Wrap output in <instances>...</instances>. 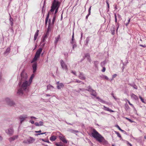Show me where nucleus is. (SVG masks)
Wrapping results in <instances>:
<instances>
[{
	"label": "nucleus",
	"instance_id": "2",
	"mask_svg": "<svg viewBox=\"0 0 146 146\" xmlns=\"http://www.w3.org/2000/svg\"><path fill=\"white\" fill-rule=\"evenodd\" d=\"M91 135L100 142L103 141L104 138L94 129H93L91 133Z\"/></svg>",
	"mask_w": 146,
	"mask_h": 146
},
{
	"label": "nucleus",
	"instance_id": "49",
	"mask_svg": "<svg viewBox=\"0 0 146 146\" xmlns=\"http://www.w3.org/2000/svg\"><path fill=\"white\" fill-rule=\"evenodd\" d=\"M51 87L53 88V86L50 85H48L47 86L48 89H50Z\"/></svg>",
	"mask_w": 146,
	"mask_h": 146
},
{
	"label": "nucleus",
	"instance_id": "46",
	"mask_svg": "<svg viewBox=\"0 0 146 146\" xmlns=\"http://www.w3.org/2000/svg\"><path fill=\"white\" fill-rule=\"evenodd\" d=\"M71 73H73L76 76H77V75H76V72L75 71H74L72 70L71 71Z\"/></svg>",
	"mask_w": 146,
	"mask_h": 146
},
{
	"label": "nucleus",
	"instance_id": "20",
	"mask_svg": "<svg viewBox=\"0 0 146 146\" xmlns=\"http://www.w3.org/2000/svg\"><path fill=\"white\" fill-rule=\"evenodd\" d=\"M49 12H48L47 15V16L46 17L45 21V24L46 26V25L47 24L48 19V18L49 17Z\"/></svg>",
	"mask_w": 146,
	"mask_h": 146
},
{
	"label": "nucleus",
	"instance_id": "4",
	"mask_svg": "<svg viewBox=\"0 0 146 146\" xmlns=\"http://www.w3.org/2000/svg\"><path fill=\"white\" fill-rule=\"evenodd\" d=\"M42 50V49L41 48H39L36 51L35 54V55L34 58L31 62V63L34 62L36 61L37 60L38 58L39 57L40 54L41 53Z\"/></svg>",
	"mask_w": 146,
	"mask_h": 146
},
{
	"label": "nucleus",
	"instance_id": "26",
	"mask_svg": "<svg viewBox=\"0 0 146 146\" xmlns=\"http://www.w3.org/2000/svg\"><path fill=\"white\" fill-rule=\"evenodd\" d=\"M125 108L127 111L130 108L129 106L127 103L125 104Z\"/></svg>",
	"mask_w": 146,
	"mask_h": 146
},
{
	"label": "nucleus",
	"instance_id": "11",
	"mask_svg": "<svg viewBox=\"0 0 146 146\" xmlns=\"http://www.w3.org/2000/svg\"><path fill=\"white\" fill-rule=\"evenodd\" d=\"M59 137L60 139L64 143H67V141L64 138V136H59Z\"/></svg>",
	"mask_w": 146,
	"mask_h": 146
},
{
	"label": "nucleus",
	"instance_id": "59",
	"mask_svg": "<svg viewBox=\"0 0 146 146\" xmlns=\"http://www.w3.org/2000/svg\"><path fill=\"white\" fill-rule=\"evenodd\" d=\"M117 75V74H114L112 76L113 78H115L116 76Z\"/></svg>",
	"mask_w": 146,
	"mask_h": 146
},
{
	"label": "nucleus",
	"instance_id": "51",
	"mask_svg": "<svg viewBox=\"0 0 146 146\" xmlns=\"http://www.w3.org/2000/svg\"><path fill=\"white\" fill-rule=\"evenodd\" d=\"M105 70H106V68L105 67H103V69L102 70V72H104L105 71Z\"/></svg>",
	"mask_w": 146,
	"mask_h": 146
},
{
	"label": "nucleus",
	"instance_id": "9",
	"mask_svg": "<svg viewBox=\"0 0 146 146\" xmlns=\"http://www.w3.org/2000/svg\"><path fill=\"white\" fill-rule=\"evenodd\" d=\"M27 118V115H23L20 116L19 117V118L20 120V123L21 124L23 121Z\"/></svg>",
	"mask_w": 146,
	"mask_h": 146
},
{
	"label": "nucleus",
	"instance_id": "7",
	"mask_svg": "<svg viewBox=\"0 0 146 146\" xmlns=\"http://www.w3.org/2000/svg\"><path fill=\"white\" fill-rule=\"evenodd\" d=\"M5 101L7 104L10 106H14L15 105V102L9 98H7Z\"/></svg>",
	"mask_w": 146,
	"mask_h": 146
},
{
	"label": "nucleus",
	"instance_id": "32",
	"mask_svg": "<svg viewBox=\"0 0 146 146\" xmlns=\"http://www.w3.org/2000/svg\"><path fill=\"white\" fill-rule=\"evenodd\" d=\"M85 56L86 58H87V59L89 60L90 61V56L89 54L88 53H87L85 54Z\"/></svg>",
	"mask_w": 146,
	"mask_h": 146
},
{
	"label": "nucleus",
	"instance_id": "33",
	"mask_svg": "<svg viewBox=\"0 0 146 146\" xmlns=\"http://www.w3.org/2000/svg\"><path fill=\"white\" fill-rule=\"evenodd\" d=\"M55 145L57 146H63V145L62 144L61 142L60 143H56Z\"/></svg>",
	"mask_w": 146,
	"mask_h": 146
},
{
	"label": "nucleus",
	"instance_id": "45",
	"mask_svg": "<svg viewBox=\"0 0 146 146\" xmlns=\"http://www.w3.org/2000/svg\"><path fill=\"white\" fill-rule=\"evenodd\" d=\"M115 21L116 23L117 22V16L116 13H114Z\"/></svg>",
	"mask_w": 146,
	"mask_h": 146
},
{
	"label": "nucleus",
	"instance_id": "57",
	"mask_svg": "<svg viewBox=\"0 0 146 146\" xmlns=\"http://www.w3.org/2000/svg\"><path fill=\"white\" fill-rule=\"evenodd\" d=\"M139 46H140L143 47L144 48H145L146 46L145 45H142V44H140L139 45Z\"/></svg>",
	"mask_w": 146,
	"mask_h": 146
},
{
	"label": "nucleus",
	"instance_id": "47",
	"mask_svg": "<svg viewBox=\"0 0 146 146\" xmlns=\"http://www.w3.org/2000/svg\"><path fill=\"white\" fill-rule=\"evenodd\" d=\"M100 102H102V103H106V102L105 101H104V100H102V99L100 100Z\"/></svg>",
	"mask_w": 146,
	"mask_h": 146
},
{
	"label": "nucleus",
	"instance_id": "24",
	"mask_svg": "<svg viewBox=\"0 0 146 146\" xmlns=\"http://www.w3.org/2000/svg\"><path fill=\"white\" fill-rule=\"evenodd\" d=\"M10 47L8 48L4 52V54H7L8 53H9L10 51Z\"/></svg>",
	"mask_w": 146,
	"mask_h": 146
},
{
	"label": "nucleus",
	"instance_id": "39",
	"mask_svg": "<svg viewBox=\"0 0 146 146\" xmlns=\"http://www.w3.org/2000/svg\"><path fill=\"white\" fill-rule=\"evenodd\" d=\"M75 82H76L78 83H81L82 84H84V82H82V81H80L79 80H76L75 81Z\"/></svg>",
	"mask_w": 146,
	"mask_h": 146
},
{
	"label": "nucleus",
	"instance_id": "6",
	"mask_svg": "<svg viewBox=\"0 0 146 146\" xmlns=\"http://www.w3.org/2000/svg\"><path fill=\"white\" fill-rule=\"evenodd\" d=\"M5 133L10 136L12 135L14 133V129L12 127L9 128L5 130Z\"/></svg>",
	"mask_w": 146,
	"mask_h": 146
},
{
	"label": "nucleus",
	"instance_id": "54",
	"mask_svg": "<svg viewBox=\"0 0 146 146\" xmlns=\"http://www.w3.org/2000/svg\"><path fill=\"white\" fill-rule=\"evenodd\" d=\"M85 89H85L84 88H82V89L80 88L79 89L80 91H79V92H80V91H82L83 92L84 91H85V90H86Z\"/></svg>",
	"mask_w": 146,
	"mask_h": 146
},
{
	"label": "nucleus",
	"instance_id": "63",
	"mask_svg": "<svg viewBox=\"0 0 146 146\" xmlns=\"http://www.w3.org/2000/svg\"><path fill=\"white\" fill-rule=\"evenodd\" d=\"M2 139L3 138L1 136H0V141H2Z\"/></svg>",
	"mask_w": 146,
	"mask_h": 146
},
{
	"label": "nucleus",
	"instance_id": "29",
	"mask_svg": "<svg viewBox=\"0 0 146 146\" xmlns=\"http://www.w3.org/2000/svg\"><path fill=\"white\" fill-rule=\"evenodd\" d=\"M90 41L89 37H87L86 40V42L85 44L86 45H87L89 42Z\"/></svg>",
	"mask_w": 146,
	"mask_h": 146
},
{
	"label": "nucleus",
	"instance_id": "28",
	"mask_svg": "<svg viewBox=\"0 0 146 146\" xmlns=\"http://www.w3.org/2000/svg\"><path fill=\"white\" fill-rule=\"evenodd\" d=\"M131 97L135 100H137L138 99L137 97L133 94H131Z\"/></svg>",
	"mask_w": 146,
	"mask_h": 146
},
{
	"label": "nucleus",
	"instance_id": "64",
	"mask_svg": "<svg viewBox=\"0 0 146 146\" xmlns=\"http://www.w3.org/2000/svg\"><path fill=\"white\" fill-rule=\"evenodd\" d=\"M128 121H129V122H131V123L133 122V121H132L131 119H129V120H128Z\"/></svg>",
	"mask_w": 146,
	"mask_h": 146
},
{
	"label": "nucleus",
	"instance_id": "17",
	"mask_svg": "<svg viewBox=\"0 0 146 146\" xmlns=\"http://www.w3.org/2000/svg\"><path fill=\"white\" fill-rule=\"evenodd\" d=\"M39 32V30H37L35 34V35H34V40H35L37 38V37L38 35Z\"/></svg>",
	"mask_w": 146,
	"mask_h": 146
},
{
	"label": "nucleus",
	"instance_id": "22",
	"mask_svg": "<svg viewBox=\"0 0 146 146\" xmlns=\"http://www.w3.org/2000/svg\"><path fill=\"white\" fill-rule=\"evenodd\" d=\"M115 126L117 127L119 130H120L121 131H122V132H123V133H124V134H125L126 133V132L124 130H122L120 127H119V126L118 125H115Z\"/></svg>",
	"mask_w": 146,
	"mask_h": 146
},
{
	"label": "nucleus",
	"instance_id": "27",
	"mask_svg": "<svg viewBox=\"0 0 146 146\" xmlns=\"http://www.w3.org/2000/svg\"><path fill=\"white\" fill-rule=\"evenodd\" d=\"M69 131L70 132L73 133H76L78 132V131L77 130H74L72 129H69Z\"/></svg>",
	"mask_w": 146,
	"mask_h": 146
},
{
	"label": "nucleus",
	"instance_id": "19",
	"mask_svg": "<svg viewBox=\"0 0 146 146\" xmlns=\"http://www.w3.org/2000/svg\"><path fill=\"white\" fill-rule=\"evenodd\" d=\"M90 94L91 95L95 97H96L97 95L96 93V92L93 90L92 92H90Z\"/></svg>",
	"mask_w": 146,
	"mask_h": 146
},
{
	"label": "nucleus",
	"instance_id": "55",
	"mask_svg": "<svg viewBox=\"0 0 146 146\" xmlns=\"http://www.w3.org/2000/svg\"><path fill=\"white\" fill-rule=\"evenodd\" d=\"M46 38H45L44 36H43V39L42 40V42H44V41H45V39H46Z\"/></svg>",
	"mask_w": 146,
	"mask_h": 146
},
{
	"label": "nucleus",
	"instance_id": "15",
	"mask_svg": "<svg viewBox=\"0 0 146 146\" xmlns=\"http://www.w3.org/2000/svg\"><path fill=\"white\" fill-rule=\"evenodd\" d=\"M35 139L33 138L30 137V139L27 140V141L29 143H32L35 141Z\"/></svg>",
	"mask_w": 146,
	"mask_h": 146
},
{
	"label": "nucleus",
	"instance_id": "38",
	"mask_svg": "<svg viewBox=\"0 0 146 146\" xmlns=\"http://www.w3.org/2000/svg\"><path fill=\"white\" fill-rule=\"evenodd\" d=\"M127 102H128V103H129V105L130 106H132V107L133 108H134V109H135L134 107L133 106V105L132 104H131L130 102L128 100H127Z\"/></svg>",
	"mask_w": 146,
	"mask_h": 146
},
{
	"label": "nucleus",
	"instance_id": "12",
	"mask_svg": "<svg viewBox=\"0 0 146 146\" xmlns=\"http://www.w3.org/2000/svg\"><path fill=\"white\" fill-rule=\"evenodd\" d=\"M37 63L36 62H34L32 65V67L33 69V72L35 73L36 70Z\"/></svg>",
	"mask_w": 146,
	"mask_h": 146
},
{
	"label": "nucleus",
	"instance_id": "40",
	"mask_svg": "<svg viewBox=\"0 0 146 146\" xmlns=\"http://www.w3.org/2000/svg\"><path fill=\"white\" fill-rule=\"evenodd\" d=\"M139 98L140 99V100H141V101L143 103H146L144 102V99L142 98L141 97V96H139Z\"/></svg>",
	"mask_w": 146,
	"mask_h": 146
},
{
	"label": "nucleus",
	"instance_id": "14",
	"mask_svg": "<svg viewBox=\"0 0 146 146\" xmlns=\"http://www.w3.org/2000/svg\"><path fill=\"white\" fill-rule=\"evenodd\" d=\"M70 43L72 44H73L74 43H76L75 40L74 39V32L73 33V34L72 36V39L70 41Z\"/></svg>",
	"mask_w": 146,
	"mask_h": 146
},
{
	"label": "nucleus",
	"instance_id": "5",
	"mask_svg": "<svg viewBox=\"0 0 146 146\" xmlns=\"http://www.w3.org/2000/svg\"><path fill=\"white\" fill-rule=\"evenodd\" d=\"M48 24L47 31L46 34L44 36L46 38H47L48 36V35L49 34V32L51 30V28L52 27V24H51V20L50 19L48 20Z\"/></svg>",
	"mask_w": 146,
	"mask_h": 146
},
{
	"label": "nucleus",
	"instance_id": "37",
	"mask_svg": "<svg viewBox=\"0 0 146 146\" xmlns=\"http://www.w3.org/2000/svg\"><path fill=\"white\" fill-rule=\"evenodd\" d=\"M46 133V132H44V133H37V134H35V136H38V135H43V134H45V133Z\"/></svg>",
	"mask_w": 146,
	"mask_h": 146
},
{
	"label": "nucleus",
	"instance_id": "41",
	"mask_svg": "<svg viewBox=\"0 0 146 146\" xmlns=\"http://www.w3.org/2000/svg\"><path fill=\"white\" fill-rule=\"evenodd\" d=\"M41 139L43 141H44V142H47V143H50V142H49V140H48L45 141V140H44V139Z\"/></svg>",
	"mask_w": 146,
	"mask_h": 146
},
{
	"label": "nucleus",
	"instance_id": "10",
	"mask_svg": "<svg viewBox=\"0 0 146 146\" xmlns=\"http://www.w3.org/2000/svg\"><path fill=\"white\" fill-rule=\"evenodd\" d=\"M80 74L78 76L79 78L81 79L82 80H85L86 79V77L85 76L83 73L82 72H79Z\"/></svg>",
	"mask_w": 146,
	"mask_h": 146
},
{
	"label": "nucleus",
	"instance_id": "43",
	"mask_svg": "<svg viewBox=\"0 0 146 146\" xmlns=\"http://www.w3.org/2000/svg\"><path fill=\"white\" fill-rule=\"evenodd\" d=\"M39 124L40 126L42 125L43 124V122L42 121H40L39 122Z\"/></svg>",
	"mask_w": 146,
	"mask_h": 146
},
{
	"label": "nucleus",
	"instance_id": "61",
	"mask_svg": "<svg viewBox=\"0 0 146 146\" xmlns=\"http://www.w3.org/2000/svg\"><path fill=\"white\" fill-rule=\"evenodd\" d=\"M41 131L40 130L38 131H35V132L36 133H40L41 132Z\"/></svg>",
	"mask_w": 146,
	"mask_h": 146
},
{
	"label": "nucleus",
	"instance_id": "30",
	"mask_svg": "<svg viewBox=\"0 0 146 146\" xmlns=\"http://www.w3.org/2000/svg\"><path fill=\"white\" fill-rule=\"evenodd\" d=\"M55 19H56V16H54L53 17V19H52V23H51V24H52V27L53 26V24L55 22Z\"/></svg>",
	"mask_w": 146,
	"mask_h": 146
},
{
	"label": "nucleus",
	"instance_id": "18",
	"mask_svg": "<svg viewBox=\"0 0 146 146\" xmlns=\"http://www.w3.org/2000/svg\"><path fill=\"white\" fill-rule=\"evenodd\" d=\"M103 107H104L103 109L105 110L108 111L110 112H114V111H113V110H112L111 109H109V108H107L105 106H104Z\"/></svg>",
	"mask_w": 146,
	"mask_h": 146
},
{
	"label": "nucleus",
	"instance_id": "48",
	"mask_svg": "<svg viewBox=\"0 0 146 146\" xmlns=\"http://www.w3.org/2000/svg\"><path fill=\"white\" fill-rule=\"evenodd\" d=\"M113 32H112V35H114V34H115V27L114 26L113 27Z\"/></svg>",
	"mask_w": 146,
	"mask_h": 146
},
{
	"label": "nucleus",
	"instance_id": "50",
	"mask_svg": "<svg viewBox=\"0 0 146 146\" xmlns=\"http://www.w3.org/2000/svg\"><path fill=\"white\" fill-rule=\"evenodd\" d=\"M91 6H90V8L88 9V13H91Z\"/></svg>",
	"mask_w": 146,
	"mask_h": 146
},
{
	"label": "nucleus",
	"instance_id": "21",
	"mask_svg": "<svg viewBox=\"0 0 146 146\" xmlns=\"http://www.w3.org/2000/svg\"><path fill=\"white\" fill-rule=\"evenodd\" d=\"M87 89H86L85 90L88 91L90 92H92V91L93 90V89L92 88L91 86H90L87 87Z\"/></svg>",
	"mask_w": 146,
	"mask_h": 146
},
{
	"label": "nucleus",
	"instance_id": "8",
	"mask_svg": "<svg viewBox=\"0 0 146 146\" xmlns=\"http://www.w3.org/2000/svg\"><path fill=\"white\" fill-rule=\"evenodd\" d=\"M60 63L62 68L63 69H64L66 71H67V66L65 62L62 60H60Z\"/></svg>",
	"mask_w": 146,
	"mask_h": 146
},
{
	"label": "nucleus",
	"instance_id": "1",
	"mask_svg": "<svg viewBox=\"0 0 146 146\" xmlns=\"http://www.w3.org/2000/svg\"><path fill=\"white\" fill-rule=\"evenodd\" d=\"M27 76V74L24 72L21 74V78L19 83V88L18 89L17 93L20 95H22L24 91L27 92L29 90V86L32 82L33 77L31 76L29 81L26 80Z\"/></svg>",
	"mask_w": 146,
	"mask_h": 146
},
{
	"label": "nucleus",
	"instance_id": "35",
	"mask_svg": "<svg viewBox=\"0 0 146 146\" xmlns=\"http://www.w3.org/2000/svg\"><path fill=\"white\" fill-rule=\"evenodd\" d=\"M106 63V62L105 61H104L102 62L101 63V65L102 66V67H103Z\"/></svg>",
	"mask_w": 146,
	"mask_h": 146
},
{
	"label": "nucleus",
	"instance_id": "25",
	"mask_svg": "<svg viewBox=\"0 0 146 146\" xmlns=\"http://www.w3.org/2000/svg\"><path fill=\"white\" fill-rule=\"evenodd\" d=\"M56 139V136L53 135L52 136H51L50 138V140L54 141Z\"/></svg>",
	"mask_w": 146,
	"mask_h": 146
},
{
	"label": "nucleus",
	"instance_id": "60",
	"mask_svg": "<svg viewBox=\"0 0 146 146\" xmlns=\"http://www.w3.org/2000/svg\"><path fill=\"white\" fill-rule=\"evenodd\" d=\"M29 122L30 123H31L32 124H33L35 122H34V121H31V120H30L29 121Z\"/></svg>",
	"mask_w": 146,
	"mask_h": 146
},
{
	"label": "nucleus",
	"instance_id": "44",
	"mask_svg": "<svg viewBox=\"0 0 146 146\" xmlns=\"http://www.w3.org/2000/svg\"><path fill=\"white\" fill-rule=\"evenodd\" d=\"M72 49H73L75 47H76V43H74L73 44H72Z\"/></svg>",
	"mask_w": 146,
	"mask_h": 146
},
{
	"label": "nucleus",
	"instance_id": "31",
	"mask_svg": "<svg viewBox=\"0 0 146 146\" xmlns=\"http://www.w3.org/2000/svg\"><path fill=\"white\" fill-rule=\"evenodd\" d=\"M60 38V36L59 35L57 37L55 38V40L54 41V42L55 44H56L57 42H58L59 38Z\"/></svg>",
	"mask_w": 146,
	"mask_h": 146
},
{
	"label": "nucleus",
	"instance_id": "3",
	"mask_svg": "<svg viewBox=\"0 0 146 146\" xmlns=\"http://www.w3.org/2000/svg\"><path fill=\"white\" fill-rule=\"evenodd\" d=\"M60 5V3L58 1L56 0H54L52 4V5L51 6V9L50 10V11L53 12L55 9H56L54 14H56L58 12V9Z\"/></svg>",
	"mask_w": 146,
	"mask_h": 146
},
{
	"label": "nucleus",
	"instance_id": "42",
	"mask_svg": "<svg viewBox=\"0 0 146 146\" xmlns=\"http://www.w3.org/2000/svg\"><path fill=\"white\" fill-rule=\"evenodd\" d=\"M106 2L107 5H108V11L109 10V4L108 3V0H106Z\"/></svg>",
	"mask_w": 146,
	"mask_h": 146
},
{
	"label": "nucleus",
	"instance_id": "53",
	"mask_svg": "<svg viewBox=\"0 0 146 146\" xmlns=\"http://www.w3.org/2000/svg\"><path fill=\"white\" fill-rule=\"evenodd\" d=\"M103 77L105 79H106L107 80H109L108 78L106 76H103Z\"/></svg>",
	"mask_w": 146,
	"mask_h": 146
},
{
	"label": "nucleus",
	"instance_id": "13",
	"mask_svg": "<svg viewBox=\"0 0 146 146\" xmlns=\"http://www.w3.org/2000/svg\"><path fill=\"white\" fill-rule=\"evenodd\" d=\"M18 137V135H14L13 136L10 138L9 139V140L10 142H11L16 139Z\"/></svg>",
	"mask_w": 146,
	"mask_h": 146
},
{
	"label": "nucleus",
	"instance_id": "16",
	"mask_svg": "<svg viewBox=\"0 0 146 146\" xmlns=\"http://www.w3.org/2000/svg\"><path fill=\"white\" fill-rule=\"evenodd\" d=\"M64 86L63 84L60 83L59 85L57 86V88L58 89H60L61 88H63Z\"/></svg>",
	"mask_w": 146,
	"mask_h": 146
},
{
	"label": "nucleus",
	"instance_id": "36",
	"mask_svg": "<svg viewBox=\"0 0 146 146\" xmlns=\"http://www.w3.org/2000/svg\"><path fill=\"white\" fill-rule=\"evenodd\" d=\"M94 65L96 67H97L98 66V61H96L94 62Z\"/></svg>",
	"mask_w": 146,
	"mask_h": 146
},
{
	"label": "nucleus",
	"instance_id": "23",
	"mask_svg": "<svg viewBox=\"0 0 146 146\" xmlns=\"http://www.w3.org/2000/svg\"><path fill=\"white\" fill-rule=\"evenodd\" d=\"M10 18L9 19L10 24L11 26L12 27L13 25V19L11 18V15L10 14Z\"/></svg>",
	"mask_w": 146,
	"mask_h": 146
},
{
	"label": "nucleus",
	"instance_id": "34",
	"mask_svg": "<svg viewBox=\"0 0 146 146\" xmlns=\"http://www.w3.org/2000/svg\"><path fill=\"white\" fill-rule=\"evenodd\" d=\"M115 133L117 134V136L119 137V138H120L121 139V135H120V134L119 133V132H117V131H115Z\"/></svg>",
	"mask_w": 146,
	"mask_h": 146
},
{
	"label": "nucleus",
	"instance_id": "58",
	"mask_svg": "<svg viewBox=\"0 0 146 146\" xmlns=\"http://www.w3.org/2000/svg\"><path fill=\"white\" fill-rule=\"evenodd\" d=\"M90 13H88V14L86 16V19H87L89 16L90 15Z\"/></svg>",
	"mask_w": 146,
	"mask_h": 146
},
{
	"label": "nucleus",
	"instance_id": "56",
	"mask_svg": "<svg viewBox=\"0 0 146 146\" xmlns=\"http://www.w3.org/2000/svg\"><path fill=\"white\" fill-rule=\"evenodd\" d=\"M132 86L135 89H137V87L135 85H133Z\"/></svg>",
	"mask_w": 146,
	"mask_h": 146
},
{
	"label": "nucleus",
	"instance_id": "52",
	"mask_svg": "<svg viewBox=\"0 0 146 146\" xmlns=\"http://www.w3.org/2000/svg\"><path fill=\"white\" fill-rule=\"evenodd\" d=\"M35 125L36 126H39V123L38 122H35Z\"/></svg>",
	"mask_w": 146,
	"mask_h": 146
},
{
	"label": "nucleus",
	"instance_id": "62",
	"mask_svg": "<svg viewBox=\"0 0 146 146\" xmlns=\"http://www.w3.org/2000/svg\"><path fill=\"white\" fill-rule=\"evenodd\" d=\"M117 15L118 16V17L119 19L121 18V16L120 15H119V14H117Z\"/></svg>",
	"mask_w": 146,
	"mask_h": 146
}]
</instances>
